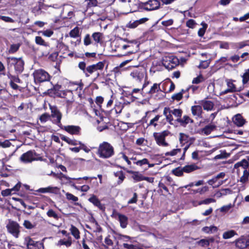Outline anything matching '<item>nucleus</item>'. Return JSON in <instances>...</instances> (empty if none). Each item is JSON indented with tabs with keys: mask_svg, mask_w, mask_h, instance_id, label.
Listing matches in <instances>:
<instances>
[{
	"mask_svg": "<svg viewBox=\"0 0 249 249\" xmlns=\"http://www.w3.org/2000/svg\"><path fill=\"white\" fill-rule=\"evenodd\" d=\"M97 154L101 158L109 159L114 155V149L109 142H103L99 144Z\"/></svg>",
	"mask_w": 249,
	"mask_h": 249,
	"instance_id": "1",
	"label": "nucleus"
},
{
	"mask_svg": "<svg viewBox=\"0 0 249 249\" xmlns=\"http://www.w3.org/2000/svg\"><path fill=\"white\" fill-rule=\"evenodd\" d=\"M105 63L103 62H99L96 64L89 65L86 67L84 62H80L78 64L79 68L82 70L86 77H89L90 74L98 71H102L104 69Z\"/></svg>",
	"mask_w": 249,
	"mask_h": 249,
	"instance_id": "2",
	"label": "nucleus"
},
{
	"mask_svg": "<svg viewBox=\"0 0 249 249\" xmlns=\"http://www.w3.org/2000/svg\"><path fill=\"white\" fill-rule=\"evenodd\" d=\"M182 114V111L179 108H174L173 107H166L163 110V114L166 117V120L170 123L172 124L174 120L173 115L177 118V121L180 119Z\"/></svg>",
	"mask_w": 249,
	"mask_h": 249,
	"instance_id": "3",
	"label": "nucleus"
},
{
	"mask_svg": "<svg viewBox=\"0 0 249 249\" xmlns=\"http://www.w3.org/2000/svg\"><path fill=\"white\" fill-rule=\"evenodd\" d=\"M33 76L36 83L47 81L50 79L49 73L42 69L36 70L33 73Z\"/></svg>",
	"mask_w": 249,
	"mask_h": 249,
	"instance_id": "4",
	"label": "nucleus"
},
{
	"mask_svg": "<svg viewBox=\"0 0 249 249\" xmlns=\"http://www.w3.org/2000/svg\"><path fill=\"white\" fill-rule=\"evenodd\" d=\"M169 132L167 130H164L161 132H155L153 134V137L155 140L156 143L162 147H166L169 144L165 141V137L169 134Z\"/></svg>",
	"mask_w": 249,
	"mask_h": 249,
	"instance_id": "5",
	"label": "nucleus"
},
{
	"mask_svg": "<svg viewBox=\"0 0 249 249\" xmlns=\"http://www.w3.org/2000/svg\"><path fill=\"white\" fill-rule=\"evenodd\" d=\"M162 65L168 70H172L178 65L179 61L178 58L173 55L165 56L162 59Z\"/></svg>",
	"mask_w": 249,
	"mask_h": 249,
	"instance_id": "6",
	"label": "nucleus"
},
{
	"mask_svg": "<svg viewBox=\"0 0 249 249\" xmlns=\"http://www.w3.org/2000/svg\"><path fill=\"white\" fill-rule=\"evenodd\" d=\"M41 158L37 157V155L33 151H28L23 154L20 157V160L22 162L30 163L33 161L40 160Z\"/></svg>",
	"mask_w": 249,
	"mask_h": 249,
	"instance_id": "7",
	"label": "nucleus"
},
{
	"mask_svg": "<svg viewBox=\"0 0 249 249\" xmlns=\"http://www.w3.org/2000/svg\"><path fill=\"white\" fill-rule=\"evenodd\" d=\"M7 62L15 66V71L18 73H20L24 69V62L21 58L12 57L7 58Z\"/></svg>",
	"mask_w": 249,
	"mask_h": 249,
	"instance_id": "8",
	"label": "nucleus"
},
{
	"mask_svg": "<svg viewBox=\"0 0 249 249\" xmlns=\"http://www.w3.org/2000/svg\"><path fill=\"white\" fill-rule=\"evenodd\" d=\"M51 116L53 118V123L56 124L59 127H62L61 123L62 114L58 109L55 107H51Z\"/></svg>",
	"mask_w": 249,
	"mask_h": 249,
	"instance_id": "9",
	"label": "nucleus"
},
{
	"mask_svg": "<svg viewBox=\"0 0 249 249\" xmlns=\"http://www.w3.org/2000/svg\"><path fill=\"white\" fill-rule=\"evenodd\" d=\"M8 231L16 238H18L20 233V226L16 222L10 220L6 225Z\"/></svg>",
	"mask_w": 249,
	"mask_h": 249,
	"instance_id": "10",
	"label": "nucleus"
},
{
	"mask_svg": "<svg viewBox=\"0 0 249 249\" xmlns=\"http://www.w3.org/2000/svg\"><path fill=\"white\" fill-rule=\"evenodd\" d=\"M145 72L143 69H136L132 71L130 74L133 80L141 83L145 76Z\"/></svg>",
	"mask_w": 249,
	"mask_h": 249,
	"instance_id": "11",
	"label": "nucleus"
},
{
	"mask_svg": "<svg viewBox=\"0 0 249 249\" xmlns=\"http://www.w3.org/2000/svg\"><path fill=\"white\" fill-rule=\"evenodd\" d=\"M25 242L28 249H44L43 243L33 240L30 237L25 238Z\"/></svg>",
	"mask_w": 249,
	"mask_h": 249,
	"instance_id": "12",
	"label": "nucleus"
},
{
	"mask_svg": "<svg viewBox=\"0 0 249 249\" xmlns=\"http://www.w3.org/2000/svg\"><path fill=\"white\" fill-rule=\"evenodd\" d=\"M74 16V8L69 4L64 5L63 7L61 16L64 18H71Z\"/></svg>",
	"mask_w": 249,
	"mask_h": 249,
	"instance_id": "13",
	"label": "nucleus"
},
{
	"mask_svg": "<svg viewBox=\"0 0 249 249\" xmlns=\"http://www.w3.org/2000/svg\"><path fill=\"white\" fill-rule=\"evenodd\" d=\"M142 6L146 10L152 11L158 9L160 6V3L157 0H149L143 3Z\"/></svg>",
	"mask_w": 249,
	"mask_h": 249,
	"instance_id": "14",
	"label": "nucleus"
},
{
	"mask_svg": "<svg viewBox=\"0 0 249 249\" xmlns=\"http://www.w3.org/2000/svg\"><path fill=\"white\" fill-rule=\"evenodd\" d=\"M60 128L71 135H79L81 131V128L79 126L73 125H62Z\"/></svg>",
	"mask_w": 249,
	"mask_h": 249,
	"instance_id": "15",
	"label": "nucleus"
},
{
	"mask_svg": "<svg viewBox=\"0 0 249 249\" xmlns=\"http://www.w3.org/2000/svg\"><path fill=\"white\" fill-rule=\"evenodd\" d=\"M40 193H51L57 195L60 193V188L56 186H49L45 188H40L36 191Z\"/></svg>",
	"mask_w": 249,
	"mask_h": 249,
	"instance_id": "16",
	"label": "nucleus"
},
{
	"mask_svg": "<svg viewBox=\"0 0 249 249\" xmlns=\"http://www.w3.org/2000/svg\"><path fill=\"white\" fill-rule=\"evenodd\" d=\"M234 243L237 248L239 249H245L249 246V238L244 236H241L235 240Z\"/></svg>",
	"mask_w": 249,
	"mask_h": 249,
	"instance_id": "17",
	"label": "nucleus"
},
{
	"mask_svg": "<svg viewBox=\"0 0 249 249\" xmlns=\"http://www.w3.org/2000/svg\"><path fill=\"white\" fill-rule=\"evenodd\" d=\"M21 187V183L18 182L15 186L11 189H7L2 190L1 194L3 196H8L15 194L17 192L19 191Z\"/></svg>",
	"mask_w": 249,
	"mask_h": 249,
	"instance_id": "18",
	"label": "nucleus"
},
{
	"mask_svg": "<svg viewBox=\"0 0 249 249\" xmlns=\"http://www.w3.org/2000/svg\"><path fill=\"white\" fill-rule=\"evenodd\" d=\"M227 85L228 89L226 90L222 91L220 92V95H223L227 94L229 92H233L237 91V88L235 85L233 83V82L231 80H227Z\"/></svg>",
	"mask_w": 249,
	"mask_h": 249,
	"instance_id": "19",
	"label": "nucleus"
},
{
	"mask_svg": "<svg viewBox=\"0 0 249 249\" xmlns=\"http://www.w3.org/2000/svg\"><path fill=\"white\" fill-rule=\"evenodd\" d=\"M233 122L237 126H242L245 123V120L240 114H236L233 118Z\"/></svg>",
	"mask_w": 249,
	"mask_h": 249,
	"instance_id": "20",
	"label": "nucleus"
},
{
	"mask_svg": "<svg viewBox=\"0 0 249 249\" xmlns=\"http://www.w3.org/2000/svg\"><path fill=\"white\" fill-rule=\"evenodd\" d=\"M52 174H53V176L59 179L61 181V184H68V181L71 178L65 175L62 173H60L59 174H56L52 172Z\"/></svg>",
	"mask_w": 249,
	"mask_h": 249,
	"instance_id": "21",
	"label": "nucleus"
},
{
	"mask_svg": "<svg viewBox=\"0 0 249 249\" xmlns=\"http://www.w3.org/2000/svg\"><path fill=\"white\" fill-rule=\"evenodd\" d=\"M215 129V125L213 124H209L206 126H205L204 128H202L200 132V133L205 135H209L212 131H213Z\"/></svg>",
	"mask_w": 249,
	"mask_h": 249,
	"instance_id": "22",
	"label": "nucleus"
},
{
	"mask_svg": "<svg viewBox=\"0 0 249 249\" xmlns=\"http://www.w3.org/2000/svg\"><path fill=\"white\" fill-rule=\"evenodd\" d=\"M148 20L147 18H142L139 20H135L133 22H130L128 25V27L130 28H135L139 25L145 23Z\"/></svg>",
	"mask_w": 249,
	"mask_h": 249,
	"instance_id": "23",
	"label": "nucleus"
},
{
	"mask_svg": "<svg viewBox=\"0 0 249 249\" xmlns=\"http://www.w3.org/2000/svg\"><path fill=\"white\" fill-rule=\"evenodd\" d=\"M89 200L100 210L104 209V206L100 203V201L95 196L92 195Z\"/></svg>",
	"mask_w": 249,
	"mask_h": 249,
	"instance_id": "24",
	"label": "nucleus"
},
{
	"mask_svg": "<svg viewBox=\"0 0 249 249\" xmlns=\"http://www.w3.org/2000/svg\"><path fill=\"white\" fill-rule=\"evenodd\" d=\"M118 220L120 223V226L122 228H125L128 224V218L127 217L124 215L120 213H118Z\"/></svg>",
	"mask_w": 249,
	"mask_h": 249,
	"instance_id": "25",
	"label": "nucleus"
},
{
	"mask_svg": "<svg viewBox=\"0 0 249 249\" xmlns=\"http://www.w3.org/2000/svg\"><path fill=\"white\" fill-rule=\"evenodd\" d=\"M224 181L220 180L216 177L208 180V183L209 185H212L213 188L218 187L223 183Z\"/></svg>",
	"mask_w": 249,
	"mask_h": 249,
	"instance_id": "26",
	"label": "nucleus"
},
{
	"mask_svg": "<svg viewBox=\"0 0 249 249\" xmlns=\"http://www.w3.org/2000/svg\"><path fill=\"white\" fill-rule=\"evenodd\" d=\"M201 105L203 106L204 109L207 111L212 110L214 106L213 102L208 100L202 101Z\"/></svg>",
	"mask_w": 249,
	"mask_h": 249,
	"instance_id": "27",
	"label": "nucleus"
},
{
	"mask_svg": "<svg viewBox=\"0 0 249 249\" xmlns=\"http://www.w3.org/2000/svg\"><path fill=\"white\" fill-rule=\"evenodd\" d=\"M198 169L199 167L195 163L187 165L183 167V170L187 173H191Z\"/></svg>",
	"mask_w": 249,
	"mask_h": 249,
	"instance_id": "28",
	"label": "nucleus"
},
{
	"mask_svg": "<svg viewBox=\"0 0 249 249\" xmlns=\"http://www.w3.org/2000/svg\"><path fill=\"white\" fill-rule=\"evenodd\" d=\"M160 84L155 83L151 88L148 93L150 94H153L156 92H162V90L160 87Z\"/></svg>",
	"mask_w": 249,
	"mask_h": 249,
	"instance_id": "29",
	"label": "nucleus"
},
{
	"mask_svg": "<svg viewBox=\"0 0 249 249\" xmlns=\"http://www.w3.org/2000/svg\"><path fill=\"white\" fill-rule=\"evenodd\" d=\"M249 163L247 160H243L240 162H238L235 163L234 165L235 169H238L241 168L242 170L245 169V168L248 166Z\"/></svg>",
	"mask_w": 249,
	"mask_h": 249,
	"instance_id": "30",
	"label": "nucleus"
},
{
	"mask_svg": "<svg viewBox=\"0 0 249 249\" xmlns=\"http://www.w3.org/2000/svg\"><path fill=\"white\" fill-rule=\"evenodd\" d=\"M217 228L214 226H211L210 227H204L202 229V231L208 234L214 233L217 231Z\"/></svg>",
	"mask_w": 249,
	"mask_h": 249,
	"instance_id": "31",
	"label": "nucleus"
},
{
	"mask_svg": "<svg viewBox=\"0 0 249 249\" xmlns=\"http://www.w3.org/2000/svg\"><path fill=\"white\" fill-rule=\"evenodd\" d=\"M192 112L193 115L199 117L202 113V107L200 106H195L192 107Z\"/></svg>",
	"mask_w": 249,
	"mask_h": 249,
	"instance_id": "32",
	"label": "nucleus"
},
{
	"mask_svg": "<svg viewBox=\"0 0 249 249\" xmlns=\"http://www.w3.org/2000/svg\"><path fill=\"white\" fill-rule=\"evenodd\" d=\"M116 235L117 240H122L124 242H128L130 241L131 243L133 242V241H132V240L133 239V237L121 234H117Z\"/></svg>",
	"mask_w": 249,
	"mask_h": 249,
	"instance_id": "33",
	"label": "nucleus"
},
{
	"mask_svg": "<svg viewBox=\"0 0 249 249\" xmlns=\"http://www.w3.org/2000/svg\"><path fill=\"white\" fill-rule=\"evenodd\" d=\"M235 235H237V233L234 230H231L224 232L223 233L222 237L224 239H228L233 237Z\"/></svg>",
	"mask_w": 249,
	"mask_h": 249,
	"instance_id": "34",
	"label": "nucleus"
},
{
	"mask_svg": "<svg viewBox=\"0 0 249 249\" xmlns=\"http://www.w3.org/2000/svg\"><path fill=\"white\" fill-rule=\"evenodd\" d=\"M189 140V137L187 135L183 133H179V141L182 145L187 143Z\"/></svg>",
	"mask_w": 249,
	"mask_h": 249,
	"instance_id": "35",
	"label": "nucleus"
},
{
	"mask_svg": "<svg viewBox=\"0 0 249 249\" xmlns=\"http://www.w3.org/2000/svg\"><path fill=\"white\" fill-rule=\"evenodd\" d=\"M70 89L67 91L71 96H72V91L73 90H78V89L81 90V87L80 85L75 84H71L69 86Z\"/></svg>",
	"mask_w": 249,
	"mask_h": 249,
	"instance_id": "36",
	"label": "nucleus"
},
{
	"mask_svg": "<svg viewBox=\"0 0 249 249\" xmlns=\"http://www.w3.org/2000/svg\"><path fill=\"white\" fill-rule=\"evenodd\" d=\"M71 234L75 237V239H78L80 238V232L78 229L73 225H71L70 229Z\"/></svg>",
	"mask_w": 249,
	"mask_h": 249,
	"instance_id": "37",
	"label": "nucleus"
},
{
	"mask_svg": "<svg viewBox=\"0 0 249 249\" xmlns=\"http://www.w3.org/2000/svg\"><path fill=\"white\" fill-rule=\"evenodd\" d=\"M71 243H72V242H71V238H69V239L67 240H65V239L60 240L58 242L57 245L58 246H61L62 245H64V246H66L67 247H69L71 246Z\"/></svg>",
	"mask_w": 249,
	"mask_h": 249,
	"instance_id": "38",
	"label": "nucleus"
},
{
	"mask_svg": "<svg viewBox=\"0 0 249 249\" xmlns=\"http://www.w3.org/2000/svg\"><path fill=\"white\" fill-rule=\"evenodd\" d=\"M62 140L66 142H67L68 144L72 145H77L79 144L78 141H77L75 140H71L69 138L63 136L61 138Z\"/></svg>",
	"mask_w": 249,
	"mask_h": 249,
	"instance_id": "39",
	"label": "nucleus"
},
{
	"mask_svg": "<svg viewBox=\"0 0 249 249\" xmlns=\"http://www.w3.org/2000/svg\"><path fill=\"white\" fill-rule=\"evenodd\" d=\"M178 122L182 125H186L189 122L192 123L193 120H191L189 116L185 115L182 118H180V119L178 120Z\"/></svg>",
	"mask_w": 249,
	"mask_h": 249,
	"instance_id": "40",
	"label": "nucleus"
},
{
	"mask_svg": "<svg viewBox=\"0 0 249 249\" xmlns=\"http://www.w3.org/2000/svg\"><path fill=\"white\" fill-rule=\"evenodd\" d=\"M114 176L118 178L119 180H118L117 182L119 184L123 181L125 178L123 172L122 171H117L116 173H114Z\"/></svg>",
	"mask_w": 249,
	"mask_h": 249,
	"instance_id": "41",
	"label": "nucleus"
},
{
	"mask_svg": "<svg viewBox=\"0 0 249 249\" xmlns=\"http://www.w3.org/2000/svg\"><path fill=\"white\" fill-rule=\"evenodd\" d=\"M249 177V172L246 169L243 170V175L240 178V181L243 183H246L248 180Z\"/></svg>",
	"mask_w": 249,
	"mask_h": 249,
	"instance_id": "42",
	"label": "nucleus"
},
{
	"mask_svg": "<svg viewBox=\"0 0 249 249\" xmlns=\"http://www.w3.org/2000/svg\"><path fill=\"white\" fill-rule=\"evenodd\" d=\"M20 45L19 43L12 44L8 50L9 53L12 54L17 52L19 48Z\"/></svg>",
	"mask_w": 249,
	"mask_h": 249,
	"instance_id": "43",
	"label": "nucleus"
},
{
	"mask_svg": "<svg viewBox=\"0 0 249 249\" xmlns=\"http://www.w3.org/2000/svg\"><path fill=\"white\" fill-rule=\"evenodd\" d=\"M201 25L202 26V27L199 29L198 31V35L199 36L202 37L205 34L208 25L204 22H202Z\"/></svg>",
	"mask_w": 249,
	"mask_h": 249,
	"instance_id": "44",
	"label": "nucleus"
},
{
	"mask_svg": "<svg viewBox=\"0 0 249 249\" xmlns=\"http://www.w3.org/2000/svg\"><path fill=\"white\" fill-rule=\"evenodd\" d=\"M35 42L36 44L42 45L44 46H48V44L47 42H46L44 39L40 36H37L35 38Z\"/></svg>",
	"mask_w": 249,
	"mask_h": 249,
	"instance_id": "45",
	"label": "nucleus"
},
{
	"mask_svg": "<svg viewBox=\"0 0 249 249\" xmlns=\"http://www.w3.org/2000/svg\"><path fill=\"white\" fill-rule=\"evenodd\" d=\"M92 37L96 43H99L102 39V34L99 32H95L92 34Z\"/></svg>",
	"mask_w": 249,
	"mask_h": 249,
	"instance_id": "46",
	"label": "nucleus"
},
{
	"mask_svg": "<svg viewBox=\"0 0 249 249\" xmlns=\"http://www.w3.org/2000/svg\"><path fill=\"white\" fill-rule=\"evenodd\" d=\"M105 243L106 244L105 247L106 248L108 249L110 247H112L113 245V242L110 239L109 235L106 237L105 239Z\"/></svg>",
	"mask_w": 249,
	"mask_h": 249,
	"instance_id": "47",
	"label": "nucleus"
},
{
	"mask_svg": "<svg viewBox=\"0 0 249 249\" xmlns=\"http://www.w3.org/2000/svg\"><path fill=\"white\" fill-rule=\"evenodd\" d=\"M50 118V115L47 113H45L40 116L39 120L41 123H45L48 121Z\"/></svg>",
	"mask_w": 249,
	"mask_h": 249,
	"instance_id": "48",
	"label": "nucleus"
},
{
	"mask_svg": "<svg viewBox=\"0 0 249 249\" xmlns=\"http://www.w3.org/2000/svg\"><path fill=\"white\" fill-rule=\"evenodd\" d=\"M124 107L123 105L121 102L116 103L114 107L116 113H120Z\"/></svg>",
	"mask_w": 249,
	"mask_h": 249,
	"instance_id": "49",
	"label": "nucleus"
},
{
	"mask_svg": "<svg viewBox=\"0 0 249 249\" xmlns=\"http://www.w3.org/2000/svg\"><path fill=\"white\" fill-rule=\"evenodd\" d=\"M47 215L50 217H53L57 220L59 218L58 214L52 209H50L47 213Z\"/></svg>",
	"mask_w": 249,
	"mask_h": 249,
	"instance_id": "50",
	"label": "nucleus"
},
{
	"mask_svg": "<svg viewBox=\"0 0 249 249\" xmlns=\"http://www.w3.org/2000/svg\"><path fill=\"white\" fill-rule=\"evenodd\" d=\"M85 2L88 8L96 6L98 3L97 0H85Z\"/></svg>",
	"mask_w": 249,
	"mask_h": 249,
	"instance_id": "51",
	"label": "nucleus"
},
{
	"mask_svg": "<svg viewBox=\"0 0 249 249\" xmlns=\"http://www.w3.org/2000/svg\"><path fill=\"white\" fill-rule=\"evenodd\" d=\"M143 177L138 172H135L132 176L133 178L136 181L143 180Z\"/></svg>",
	"mask_w": 249,
	"mask_h": 249,
	"instance_id": "52",
	"label": "nucleus"
},
{
	"mask_svg": "<svg viewBox=\"0 0 249 249\" xmlns=\"http://www.w3.org/2000/svg\"><path fill=\"white\" fill-rule=\"evenodd\" d=\"M39 33L41 34L43 36L47 37H50L53 34V31L51 29H47L44 31H40Z\"/></svg>",
	"mask_w": 249,
	"mask_h": 249,
	"instance_id": "53",
	"label": "nucleus"
},
{
	"mask_svg": "<svg viewBox=\"0 0 249 249\" xmlns=\"http://www.w3.org/2000/svg\"><path fill=\"white\" fill-rule=\"evenodd\" d=\"M66 197L67 199L71 200L72 202H75L78 201V198L77 196H75L72 194L69 193H66Z\"/></svg>",
	"mask_w": 249,
	"mask_h": 249,
	"instance_id": "54",
	"label": "nucleus"
},
{
	"mask_svg": "<svg viewBox=\"0 0 249 249\" xmlns=\"http://www.w3.org/2000/svg\"><path fill=\"white\" fill-rule=\"evenodd\" d=\"M215 200L213 198H207L205 200L200 201L198 202V205H200L202 204H208L211 203L215 202Z\"/></svg>",
	"mask_w": 249,
	"mask_h": 249,
	"instance_id": "55",
	"label": "nucleus"
},
{
	"mask_svg": "<svg viewBox=\"0 0 249 249\" xmlns=\"http://www.w3.org/2000/svg\"><path fill=\"white\" fill-rule=\"evenodd\" d=\"M205 80L204 78L202 75H199L197 77L194 78L192 81L193 84H198Z\"/></svg>",
	"mask_w": 249,
	"mask_h": 249,
	"instance_id": "56",
	"label": "nucleus"
},
{
	"mask_svg": "<svg viewBox=\"0 0 249 249\" xmlns=\"http://www.w3.org/2000/svg\"><path fill=\"white\" fill-rule=\"evenodd\" d=\"M79 29L78 27H75L72 29L70 33V36L72 37H76L79 36Z\"/></svg>",
	"mask_w": 249,
	"mask_h": 249,
	"instance_id": "57",
	"label": "nucleus"
},
{
	"mask_svg": "<svg viewBox=\"0 0 249 249\" xmlns=\"http://www.w3.org/2000/svg\"><path fill=\"white\" fill-rule=\"evenodd\" d=\"M11 145V143L9 140H6L4 141L0 140V147L5 148L9 147Z\"/></svg>",
	"mask_w": 249,
	"mask_h": 249,
	"instance_id": "58",
	"label": "nucleus"
},
{
	"mask_svg": "<svg viewBox=\"0 0 249 249\" xmlns=\"http://www.w3.org/2000/svg\"><path fill=\"white\" fill-rule=\"evenodd\" d=\"M181 152V149L179 148L174 149L170 152H166L165 155L167 156H174L176 155L178 153Z\"/></svg>",
	"mask_w": 249,
	"mask_h": 249,
	"instance_id": "59",
	"label": "nucleus"
},
{
	"mask_svg": "<svg viewBox=\"0 0 249 249\" xmlns=\"http://www.w3.org/2000/svg\"><path fill=\"white\" fill-rule=\"evenodd\" d=\"M184 171L183 170V167L181 168H176L173 171V173L175 175L178 177L181 176Z\"/></svg>",
	"mask_w": 249,
	"mask_h": 249,
	"instance_id": "60",
	"label": "nucleus"
},
{
	"mask_svg": "<svg viewBox=\"0 0 249 249\" xmlns=\"http://www.w3.org/2000/svg\"><path fill=\"white\" fill-rule=\"evenodd\" d=\"M243 84H246L249 80V70L246 71V72L242 76Z\"/></svg>",
	"mask_w": 249,
	"mask_h": 249,
	"instance_id": "61",
	"label": "nucleus"
},
{
	"mask_svg": "<svg viewBox=\"0 0 249 249\" xmlns=\"http://www.w3.org/2000/svg\"><path fill=\"white\" fill-rule=\"evenodd\" d=\"M232 207V205L231 204L227 205H224L220 208V211L222 213H226L228 212Z\"/></svg>",
	"mask_w": 249,
	"mask_h": 249,
	"instance_id": "62",
	"label": "nucleus"
},
{
	"mask_svg": "<svg viewBox=\"0 0 249 249\" xmlns=\"http://www.w3.org/2000/svg\"><path fill=\"white\" fill-rule=\"evenodd\" d=\"M160 116L159 115H156L153 119H152L149 124V125H154L156 127L157 124L156 123L160 119Z\"/></svg>",
	"mask_w": 249,
	"mask_h": 249,
	"instance_id": "63",
	"label": "nucleus"
},
{
	"mask_svg": "<svg viewBox=\"0 0 249 249\" xmlns=\"http://www.w3.org/2000/svg\"><path fill=\"white\" fill-rule=\"evenodd\" d=\"M135 164L141 166L143 165L148 164V160L146 159H143L142 160H139L136 161Z\"/></svg>",
	"mask_w": 249,
	"mask_h": 249,
	"instance_id": "64",
	"label": "nucleus"
}]
</instances>
